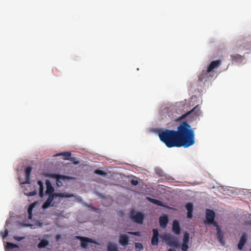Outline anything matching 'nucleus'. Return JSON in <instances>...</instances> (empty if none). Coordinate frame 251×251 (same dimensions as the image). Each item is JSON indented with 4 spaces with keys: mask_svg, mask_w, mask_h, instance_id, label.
Here are the masks:
<instances>
[{
    "mask_svg": "<svg viewBox=\"0 0 251 251\" xmlns=\"http://www.w3.org/2000/svg\"><path fill=\"white\" fill-rule=\"evenodd\" d=\"M130 218L134 222L141 224L144 219V215L140 212L136 211L134 209H131L129 212Z\"/></svg>",
    "mask_w": 251,
    "mask_h": 251,
    "instance_id": "nucleus-4",
    "label": "nucleus"
},
{
    "mask_svg": "<svg viewBox=\"0 0 251 251\" xmlns=\"http://www.w3.org/2000/svg\"><path fill=\"white\" fill-rule=\"evenodd\" d=\"M128 233L129 234L138 236H140L141 235V233L139 231H130V232H128Z\"/></svg>",
    "mask_w": 251,
    "mask_h": 251,
    "instance_id": "nucleus-32",
    "label": "nucleus"
},
{
    "mask_svg": "<svg viewBox=\"0 0 251 251\" xmlns=\"http://www.w3.org/2000/svg\"><path fill=\"white\" fill-rule=\"evenodd\" d=\"M55 177L56 179V183L58 186L62 185V180L66 181L72 178L71 177L61 175H56Z\"/></svg>",
    "mask_w": 251,
    "mask_h": 251,
    "instance_id": "nucleus-7",
    "label": "nucleus"
},
{
    "mask_svg": "<svg viewBox=\"0 0 251 251\" xmlns=\"http://www.w3.org/2000/svg\"><path fill=\"white\" fill-rule=\"evenodd\" d=\"M119 243L123 246L128 244L129 237L126 234H123L119 237Z\"/></svg>",
    "mask_w": 251,
    "mask_h": 251,
    "instance_id": "nucleus-12",
    "label": "nucleus"
},
{
    "mask_svg": "<svg viewBox=\"0 0 251 251\" xmlns=\"http://www.w3.org/2000/svg\"><path fill=\"white\" fill-rule=\"evenodd\" d=\"M187 211H193V205L191 202L187 203L185 205Z\"/></svg>",
    "mask_w": 251,
    "mask_h": 251,
    "instance_id": "nucleus-26",
    "label": "nucleus"
},
{
    "mask_svg": "<svg viewBox=\"0 0 251 251\" xmlns=\"http://www.w3.org/2000/svg\"><path fill=\"white\" fill-rule=\"evenodd\" d=\"M168 251H176V250L175 249H169Z\"/></svg>",
    "mask_w": 251,
    "mask_h": 251,
    "instance_id": "nucleus-37",
    "label": "nucleus"
},
{
    "mask_svg": "<svg viewBox=\"0 0 251 251\" xmlns=\"http://www.w3.org/2000/svg\"><path fill=\"white\" fill-rule=\"evenodd\" d=\"M247 241V235L246 233H244L242 234L239 243L238 244V249L239 250H242L243 248V247L245 245Z\"/></svg>",
    "mask_w": 251,
    "mask_h": 251,
    "instance_id": "nucleus-9",
    "label": "nucleus"
},
{
    "mask_svg": "<svg viewBox=\"0 0 251 251\" xmlns=\"http://www.w3.org/2000/svg\"><path fill=\"white\" fill-rule=\"evenodd\" d=\"M205 218L206 223L205 224L212 223L215 217V213L212 210L207 209L206 210Z\"/></svg>",
    "mask_w": 251,
    "mask_h": 251,
    "instance_id": "nucleus-6",
    "label": "nucleus"
},
{
    "mask_svg": "<svg viewBox=\"0 0 251 251\" xmlns=\"http://www.w3.org/2000/svg\"><path fill=\"white\" fill-rule=\"evenodd\" d=\"M94 173L97 175H99L102 176H106L107 175V173L103 171L100 170L99 169H97L95 171Z\"/></svg>",
    "mask_w": 251,
    "mask_h": 251,
    "instance_id": "nucleus-25",
    "label": "nucleus"
},
{
    "mask_svg": "<svg viewBox=\"0 0 251 251\" xmlns=\"http://www.w3.org/2000/svg\"><path fill=\"white\" fill-rule=\"evenodd\" d=\"M230 57L232 61L236 63H241L244 59V56L239 54L231 55Z\"/></svg>",
    "mask_w": 251,
    "mask_h": 251,
    "instance_id": "nucleus-17",
    "label": "nucleus"
},
{
    "mask_svg": "<svg viewBox=\"0 0 251 251\" xmlns=\"http://www.w3.org/2000/svg\"><path fill=\"white\" fill-rule=\"evenodd\" d=\"M56 156L63 155L69 157L71 155V153L70 152H63L56 155Z\"/></svg>",
    "mask_w": 251,
    "mask_h": 251,
    "instance_id": "nucleus-31",
    "label": "nucleus"
},
{
    "mask_svg": "<svg viewBox=\"0 0 251 251\" xmlns=\"http://www.w3.org/2000/svg\"><path fill=\"white\" fill-rule=\"evenodd\" d=\"M217 234L216 236L218 239L219 242L222 245H224L225 244L224 242V234L221 230V229H216Z\"/></svg>",
    "mask_w": 251,
    "mask_h": 251,
    "instance_id": "nucleus-14",
    "label": "nucleus"
},
{
    "mask_svg": "<svg viewBox=\"0 0 251 251\" xmlns=\"http://www.w3.org/2000/svg\"><path fill=\"white\" fill-rule=\"evenodd\" d=\"M46 184L47 186V189L46 193L49 195L53 194L52 193L54 192V188L52 186L50 181L48 179L46 180Z\"/></svg>",
    "mask_w": 251,
    "mask_h": 251,
    "instance_id": "nucleus-16",
    "label": "nucleus"
},
{
    "mask_svg": "<svg viewBox=\"0 0 251 251\" xmlns=\"http://www.w3.org/2000/svg\"><path fill=\"white\" fill-rule=\"evenodd\" d=\"M6 248L7 249H13L18 248V246L16 244H13L12 243H10V242H7V244H6Z\"/></svg>",
    "mask_w": 251,
    "mask_h": 251,
    "instance_id": "nucleus-24",
    "label": "nucleus"
},
{
    "mask_svg": "<svg viewBox=\"0 0 251 251\" xmlns=\"http://www.w3.org/2000/svg\"><path fill=\"white\" fill-rule=\"evenodd\" d=\"M131 184L134 186H136L138 184V181L137 180L132 179L130 181Z\"/></svg>",
    "mask_w": 251,
    "mask_h": 251,
    "instance_id": "nucleus-33",
    "label": "nucleus"
},
{
    "mask_svg": "<svg viewBox=\"0 0 251 251\" xmlns=\"http://www.w3.org/2000/svg\"><path fill=\"white\" fill-rule=\"evenodd\" d=\"M8 234V230L7 229H5L4 230V233L2 236L3 239H4L5 238H6Z\"/></svg>",
    "mask_w": 251,
    "mask_h": 251,
    "instance_id": "nucleus-36",
    "label": "nucleus"
},
{
    "mask_svg": "<svg viewBox=\"0 0 251 251\" xmlns=\"http://www.w3.org/2000/svg\"><path fill=\"white\" fill-rule=\"evenodd\" d=\"M153 235L151 240V245L153 246L157 245L158 244V236L159 232L157 229H152Z\"/></svg>",
    "mask_w": 251,
    "mask_h": 251,
    "instance_id": "nucleus-8",
    "label": "nucleus"
},
{
    "mask_svg": "<svg viewBox=\"0 0 251 251\" xmlns=\"http://www.w3.org/2000/svg\"><path fill=\"white\" fill-rule=\"evenodd\" d=\"M77 238L79 239L81 241L80 244L81 247L84 249L87 248L88 245V243L99 245V243H98L97 242L88 237L77 236Z\"/></svg>",
    "mask_w": 251,
    "mask_h": 251,
    "instance_id": "nucleus-5",
    "label": "nucleus"
},
{
    "mask_svg": "<svg viewBox=\"0 0 251 251\" xmlns=\"http://www.w3.org/2000/svg\"><path fill=\"white\" fill-rule=\"evenodd\" d=\"M25 195L27 196H32L37 194V191L35 190L32 192H25Z\"/></svg>",
    "mask_w": 251,
    "mask_h": 251,
    "instance_id": "nucleus-28",
    "label": "nucleus"
},
{
    "mask_svg": "<svg viewBox=\"0 0 251 251\" xmlns=\"http://www.w3.org/2000/svg\"><path fill=\"white\" fill-rule=\"evenodd\" d=\"M34 206H35V204L32 203L28 208L27 212H28V218L30 219H31L32 218V211L33 208L34 207Z\"/></svg>",
    "mask_w": 251,
    "mask_h": 251,
    "instance_id": "nucleus-22",
    "label": "nucleus"
},
{
    "mask_svg": "<svg viewBox=\"0 0 251 251\" xmlns=\"http://www.w3.org/2000/svg\"><path fill=\"white\" fill-rule=\"evenodd\" d=\"M75 196L73 194H69L66 192L64 193H55L53 194L49 195L47 200L46 201L44 202V203L42 205V208L43 209H47L49 206H53V204H51L52 201H53L54 198H56L57 197L59 198H69L74 197Z\"/></svg>",
    "mask_w": 251,
    "mask_h": 251,
    "instance_id": "nucleus-3",
    "label": "nucleus"
},
{
    "mask_svg": "<svg viewBox=\"0 0 251 251\" xmlns=\"http://www.w3.org/2000/svg\"><path fill=\"white\" fill-rule=\"evenodd\" d=\"M172 230L176 235H178L180 233L181 229L179 223L177 221L175 220L173 221Z\"/></svg>",
    "mask_w": 251,
    "mask_h": 251,
    "instance_id": "nucleus-13",
    "label": "nucleus"
},
{
    "mask_svg": "<svg viewBox=\"0 0 251 251\" xmlns=\"http://www.w3.org/2000/svg\"><path fill=\"white\" fill-rule=\"evenodd\" d=\"M14 238L16 240H17V241H22V240H23V239L25 238V237H19V236H15L14 237Z\"/></svg>",
    "mask_w": 251,
    "mask_h": 251,
    "instance_id": "nucleus-34",
    "label": "nucleus"
},
{
    "mask_svg": "<svg viewBox=\"0 0 251 251\" xmlns=\"http://www.w3.org/2000/svg\"><path fill=\"white\" fill-rule=\"evenodd\" d=\"M135 248L136 251H140L143 249V245L141 243H136L135 244Z\"/></svg>",
    "mask_w": 251,
    "mask_h": 251,
    "instance_id": "nucleus-27",
    "label": "nucleus"
},
{
    "mask_svg": "<svg viewBox=\"0 0 251 251\" xmlns=\"http://www.w3.org/2000/svg\"><path fill=\"white\" fill-rule=\"evenodd\" d=\"M221 64L220 60L212 61L206 70H203L198 76V80L205 82L213 78L215 75V70L217 69Z\"/></svg>",
    "mask_w": 251,
    "mask_h": 251,
    "instance_id": "nucleus-2",
    "label": "nucleus"
},
{
    "mask_svg": "<svg viewBox=\"0 0 251 251\" xmlns=\"http://www.w3.org/2000/svg\"><path fill=\"white\" fill-rule=\"evenodd\" d=\"M38 184L39 186V196L42 198L44 196V186L43 183L41 180H38Z\"/></svg>",
    "mask_w": 251,
    "mask_h": 251,
    "instance_id": "nucleus-20",
    "label": "nucleus"
},
{
    "mask_svg": "<svg viewBox=\"0 0 251 251\" xmlns=\"http://www.w3.org/2000/svg\"><path fill=\"white\" fill-rule=\"evenodd\" d=\"M168 221L169 218L167 215L160 216L159 219L160 226L163 228H166L168 223Z\"/></svg>",
    "mask_w": 251,
    "mask_h": 251,
    "instance_id": "nucleus-10",
    "label": "nucleus"
},
{
    "mask_svg": "<svg viewBox=\"0 0 251 251\" xmlns=\"http://www.w3.org/2000/svg\"><path fill=\"white\" fill-rule=\"evenodd\" d=\"M250 251H251V250H250Z\"/></svg>",
    "mask_w": 251,
    "mask_h": 251,
    "instance_id": "nucleus-39",
    "label": "nucleus"
},
{
    "mask_svg": "<svg viewBox=\"0 0 251 251\" xmlns=\"http://www.w3.org/2000/svg\"><path fill=\"white\" fill-rule=\"evenodd\" d=\"M208 225H213L215 227H216V229H221V227H220V226L218 225V223L217 222H216V221H215L214 220H213V222L212 223H210V224H208Z\"/></svg>",
    "mask_w": 251,
    "mask_h": 251,
    "instance_id": "nucleus-29",
    "label": "nucleus"
},
{
    "mask_svg": "<svg viewBox=\"0 0 251 251\" xmlns=\"http://www.w3.org/2000/svg\"><path fill=\"white\" fill-rule=\"evenodd\" d=\"M60 238V236L59 235H57L56 236V240H58V239H59Z\"/></svg>",
    "mask_w": 251,
    "mask_h": 251,
    "instance_id": "nucleus-38",
    "label": "nucleus"
},
{
    "mask_svg": "<svg viewBox=\"0 0 251 251\" xmlns=\"http://www.w3.org/2000/svg\"><path fill=\"white\" fill-rule=\"evenodd\" d=\"M160 140L168 148H188L195 144V133L186 122H182L177 130L166 129L159 133Z\"/></svg>",
    "mask_w": 251,
    "mask_h": 251,
    "instance_id": "nucleus-1",
    "label": "nucleus"
},
{
    "mask_svg": "<svg viewBox=\"0 0 251 251\" xmlns=\"http://www.w3.org/2000/svg\"><path fill=\"white\" fill-rule=\"evenodd\" d=\"M189 234L187 232H185L184 234L183 238V243L188 244L189 241Z\"/></svg>",
    "mask_w": 251,
    "mask_h": 251,
    "instance_id": "nucleus-23",
    "label": "nucleus"
},
{
    "mask_svg": "<svg viewBox=\"0 0 251 251\" xmlns=\"http://www.w3.org/2000/svg\"><path fill=\"white\" fill-rule=\"evenodd\" d=\"M147 199L149 201H150L151 202H152L154 204H155L158 206H165L163 203V202L159 201V200H156V199H152V198H150V197H147Z\"/></svg>",
    "mask_w": 251,
    "mask_h": 251,
    "instance_id": "nucleus-19",
    "label": "nucleus"
},
{
    "mask_svg": "<svg viewBox=\"0 0 251 251\" xmlns=\"http://www.w3.org/2000/svg\"><path fill=\"white\" fill-rule=\"evenodd\" d=\"M32 171V168L30 166H28L26 167L25 169V181L24 182L23 184H29L30 183V174Z\"/></svg>",
    "mask_w": 251,
    "mask_h": 251,
    "instance_id": "nucleus-11",
    "label": "nucleus"
},
{
    "mask_svg": "<svg viewBox=\"0 0 251 251\" xmlns=\"http://www.w3.org/2000/svg\"><path fill=\"white\" fill-rule=\"evenodd\" d=\"M191 113H194L195 115L197 117L201 115V111L199 106V105H196L193 109L187 112L185 115V117L187 116L188 115Z\"/></svg>",
    "mask_w": 251,
    "mask_h": 251,
    "instance_id": "nucleus-15",
    "label": "nucleus"
},
{
    "mask_svg": "<svg viewBox=\"0 0 251 251\" xmlns=\"http://www.w3.org/2000/svg\"><path fill=\"white\" fill-rule=\"evenodd\" d=\"M189 248L188 244L182 243L181 245V250L182 251H187Z\"/></svg>",
    "mask_w": 251,
    "mask_h": 251,
    "instance_id": "nucleus-30",
    "label": "nucleus"
},
{
    "mask_svg": "<svg viewBox=\"0 0 251 251\" xmlns=\"http://www.w3.org/2000/svg\"><path fill=\"white\" fill-rule=\"evenodd\" d=\"M39 240H40V242L38 244L37 247L39 249L45 248L49 244V242L46 239L41 240L39 238Z\"/></svg>",
    "mask_w": 251,
    "mask_h": 251,
    "instance_id": "nucleus-18",
    "label": "nucleus"
},
{
    "mask_svg": "<svg viewBox=\"0 0 251 251\" xmlns=\"http://www.w3.org/2000/svg\"><path fill=\"white\" fill-rule=\"evenodd\" d=\"M107 251H118L116 245L112 243H109L107 246Z\"/></svg>",
    "mask_w": 251,
    "mask_h": 251,
    "instance_id": "nucleus-21",
    "label": "nucleus"
},
{
    "mask_svg": "<svg viewBox=\"0 0 251 251\" xmlns=\"http://www.w3.org/2000/svg\"><path fill=\"white\" fill-rule=\"evenodd\" d=\"M192 214L193 211H187V217L189 219H191L192 218Z\"/></svg>",
    "mask_w": 251,
    "mask_h": 251,
    "instance_id": "nucleus-35",
    "label": "nucleus"
}]
</instances>
